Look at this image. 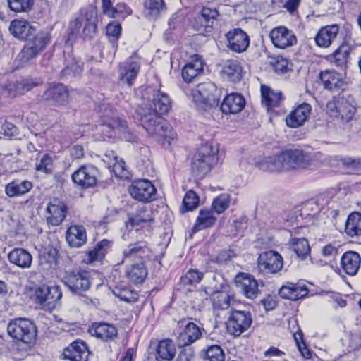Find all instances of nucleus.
<instances>
[{
  "instance_id": "1",
  "label": "nucleus",
  "mask_w": 361,
  "mask_h": 361,
  "mask_svg": "<svg viewBox=\"0 0 361 361\" xmlns=\"http://www.w3.org/2000/svg\"><path fill=\"white\" fill-rule=\"evenodd\" d=\"M98 16L97 6L90 4L80 10L78 16L70 20L66 43L73 42L78 37L90 40L97 34Z\"/></svg>"
},
{
  "instance_id": "2",
  "label": "nucleus",
  "mask_w": 361,
  "mask_h": 361,
  "mask_svg": "<svg viewBox=\"0 0 361 361\" xmlns=\"http://www.w3.org/2000/svg\"><path fill=\"white\" fill-rule=\"evenodd\" d=\"M141 125L150 136L155 137L163 146L169 145L174 139L171 126L159 114L152 111V106L142 107L138 111Z\"/></svg>"
},
{
  "instance_id": "3",
  "label": "nucleus",
  "mask_w": 361,
  "mask_h": 361,
  "mask_svg": "<svg viewBox=\"0 0 361 361\" xmlns=\"http://www.w3.org/2000/svg\"><path fill=\"white\" fill-rule=\"evenodd\" d=\"M8 334L24 344L25 350L30 349L35 344L37 338V327L29 319L18 317L10 321L7 326Z\"/></svg>"
},
{
  "instance_id": "4",
  "label": "nucleus",
  "mask_w": 361,
  "mask_h": 361,
  "mask_svg": "<svg viewBox=\"0 0 361 361\" xmlns=\"http://www.w3.org/2000/svg\"><path fill=\"white\" fill-rule=\"evenodd\" d=\"M218 149L211 145H202L193 157L191 171L193 176L204 178L217 164Z\"/></svg>"
},
{
  "instance_id": "5",
  "label": "nucleus",
  "mask_w": 361,
  "mask_h": 361,
  "mask_svg": "<svg viewBox=\"0 0 361 361\" xmlns=\"http://www.w3.org/2000/svg\"><path fill=\"white\" fill-rule=\"evenodd\" d=\"M326 112L330 117L349 122L357 111V103L350 94L334 97L326 105Z\"/></svg>"
},
{
  "instance_id": "6",
  "label": "nucleus",
  "mask_w": 361,
  "mask_h": 361,
  "mask_svg": "<svg viewBox=\"0 0 361 361\" xmlns=\"http://www.w3.org/2000/svg\"><path fill=\"white\" fill-rule=\"evenodd\" d=\"M191 95L200 111H206L219 106L220 90L212 82L199 84L191 90Z\"/></svg>"
},
{
  "instance_id": "7",
  "label": "nucleus",
  "mask_w": 361,
  "mask_h": 361,
  "mask_svg": "<svg viewBox=\"0 0 361 361\" xmlns=\"http://www.w3.org/2000/svg\"><path fill=\"white\" fill-rule=\"evenodd\" d=\"M255 166L262 171L282 172L293 168V150L286 149L274 156L259 157L255 160Z\"/></svg>"
},
{
  "instance_id": "8",
  "label": "nucleus",
  "mask_w": 361,
  "mask_h": 361,
  "mask_svg": "<svg viewBox=\"0 0 361 361\" xmlns=\"http://www.w3.org/2000/svg\"><path fill=\"white\" fill-rule=\"evenodd\" d=\"M62 291L59 286L40 285L35 288L37 303L45 310L52 311L61 305Z\"/></svg>"
},
{
  "instance_id": "9",
  "label": "nucleus",
  "mask_w": 361,
  "mask_h": 361,
  "mask_svg": "<svg viewBox=\"0 0 361 361\" xmlns=\"http://www.w3.org/2000/svg\"><path fill=\"white\" fill-rule=\"evenodd\" d=\"M63 282L73 294L82 295L90 288V274L89 271L82 269L66 271Z\"/></svg>"
},
{
  "instance_id": "10",
  "label": "nucleus",
  "mask_w": 361,
  "mask_h": 361,
  "mask_svg": "<svg viewBox=\"0 0 361 361\" xmlns=\"http://www.w3.org/2000/svg\"><path fill=\"white\" fill-rule=\"evenodd\" d=\"M252 323L250 311L232 309L226 322L228 332L233 336H239L249 329Z\"/></svg>"
},
{
  "instance_id": "11",
  "label": "nucleus",
  "mask_w": 361,
  "mask_h": 361,
  "mask_svg": "<svg viewBox=\"0 0 361 361\" xmlns=\"http://www.w3.org/2000/svg\"><path fill=\"white\" fill-rule=\"evenodd\" d=\"M178 325L180 329L176 338L178 346H191L206 333L203 327L191 321L183 319L178 322Z\"/></svg>"
},
{
  "instance_id": "12",
  "label": "nucleus",
  "mask_w": 361,
  "mask_h": 361,
  "mask_svg": "<svg viewBox=\"0 0 361 361\" xmlns=\"http://www.w3.org/2000/svg\"><path fill=\"white\" fill-rule=\"evenodd\" d=\"M319 210L317 202L309 200L295 207V221L299 226L295 228V234L302 230V233L308 231L307 224L312 222L314 214Z\"/></svg>"
},
{
  "instance_id": "13",
  "label": "nucleus",
  "mask_w": 361,
  "mask_h": 361,
  "mask_svg": "<svg viewBox=\"0 0 361 361\" xmlns=\"http://www.w3.org/2000/svg\"><path fill=\"white\" fill-rule=\"evenodd\" d=\"M51 35L47 32H39L33 35L24 46L22 51V59L29 61L35 58L41 51H42L47 44L50 42Z\"/></svg>"
},
{
  "instance_id": "14",
  "label": "nucleus",
  "mask_w": 361,
  "mask_h": 361,
  "mask_svg": "<svg viewBox=\"0 0 361 361\" xmlns=\"http://www.w3.org/2000/svg\"><path fill=\"white\" fill-rule=\"evenodd\" d=\"M156 188L148 180L138 179L133 180L129 187L130 196L142 202H149L155 199Z\"/></svg>"
},
{
  "instance_id": "15",
  "label": "nucleus",
  "mask_w": 361,
  "mask_h": 361,
  "mask_svg": "<svg viewBox=\"0 0 361 361\" xmlns=\"http://www.w3.org/2000/svg\"><path fill=\"white\" fill-rule=\"evenodd\" d=\"M139 58L133 54L118 65V81L132 86L140 71Z\"/></svg>"
},
{
  "instance_id": "16",
  "label": "nucleus",
  "mask_w": 361,
  "mask_h": 361,
  "mask_svg": "<svg viewBox=\"0 0 361 361\" xmlns=\"http://www.w3.org/2000/svg\"><path fill=\"white\" fill-rule=\"evenodd\" d=\"M283 258L281 255L274 250L261 253L257 259V267L264 274H276L283 267Z\"/></svg>"
},
{
  "instance_id": "17",
  "label": "nucleus",
  "mask_w": 361,
  "mask_h": 361,
  "mask_svg": "<svg viewBox=\"0 0 361 361\" xmlns=\"http://www.w3.org/2000/svg\"><path fill=\"white\" fill-rule=\"evenodd\" d=\"M219 13L216 7L203 6L200 15L195 20L194 27L200 34H209L213 31L214 25Z\"/></svg>"
},
{
  "instance_id": "18",
  "label": "nucleus",
  "mask_w": 361,
  "mask_h": 361,
  "mask_svg": "<svg viewBox=\"0 0 361 361\" xmlns=\"http://www.w3.org/2000/svg\"><path fill=\"white\" fill-rule=\"evenodd\" d=\"M100 119L104 129V137L114 138L116 137V126L121 120L118 117L110 105H102L100 107Z\"/></svg>"
},
{
  "instance_id": "19",
  "label": "nucleus",
  "mask_w": 361,
  "mask_h": 361,
  "mask_svg": "<svg viewBox=\"0 0 361 361\" xmlns=\"http://www.w3.org/2000/svg\"><path fill=\"white\" fill-rule=\"evenodd\" d=\"M98 174L99 171L95 166H82L72 174L71 178L75 184L87 189L97 184Z\"/></svg>"
},
{
  "instance_id": "20",
  "label": "nucleus",
  "mask_w": 361,
  "mask_h": 361,
  "mask_svg": "<svg viewBox=\"0 0 361 361\" xmlns=\"http://www.w3.org/2000/svg\"><path fill=\"white\" fill-rule=\"evenodd\" d=\"M227 47L233 52H245L250 45L248 35L241 28H235L226 34Z\"/></svg>"
},
{
  "instance_id": "21",
  "label": "nucleus",
  "mask_w": 361,
  "mask_h": 361,
  "mask_svg": "<svg viewBox=\"0 0 361 361\" xmlns=\"http://www.w3.org/2000/svg\"><path fill=\"white\" fill-rule=\"evenodd\" d=\"M352 51V46L345 38L341 44L330 55L327 60L330 63L341 71H345L350 60V54Z\"/></svg>"
},
{
  "instance_id": "22",
  "label": "nucleus",
  "mask_w": 361,
  "mask_h": 361,
  "mask_svg": "<svg viewBox=\"0 0 361 361\" xmlns=\"http://www.w3.org/2000/svg\"><path fill=\"white\" fill-rule=\"evenodd\" d=\"M46 211L48 214L47 216V222L56 226L60 225L65 219L68 213V208L64 202L59 200H54L48 203Z\"/></svg>"
},
{
  "instance_id": "23",
  "label": "nucleus",
  "mask_w": 361,
  "mask_h": 361,
  "mask_svg": "<svg viewBox=\"0 0 361 361\" xmlns=\"http://www.w3.org/2000/svg\"><path fill=\"white\" fill-rule=\"evenodd\" d=\"M89 332L104 342L114 341L118 336L117 328L106 322L93 323L89 329Z\"/></svg>"
},
{
  "instance_id": "24",
  "label": "nucleus",
  "mask_w": 361,
  "mask_h": 361,
  "mask_svg": "<svg viewBox=\"0 0 361 361\" xmlns=\"http://www.w3.org/2000/svg\"><path fill=\"white\" fill-rule=\"evenodd\" d=\"M262 103L267 108L269 113L279 114V111L276 108L280 107L283 97L281 92H274L269 87L261 85Z\"/></svg>"
},
{
  "instance_id": "25",
  "label": "nucleus",
  "mask_w": 361,
  "mask_h": 361,
  "mask_svg": "<svg viewBox=\"0 0 361 361\" xmlns=\"http://www.w3.org/2000/svg\"><path fill=\"white\" fill-rule=\"evenodd\" d=\"M90 355L87 344L79 340L71 343L63 353L64 358L71 361H88Z\"/></svg>"
},
{
  "instance_id": "26",
  "label": "nucleus",
  "mask_w": 361,
  "mask_h": 361,
  "mask_svg": "<svg viewBox=\"0 0 361 361\" xmlns=\"http://www.w3.org/2000/svg\"><path fill=\"white\" fill-rule=\"evenodd\" d=\"M235 281L242 293L247 298L254 299L257 296L259 293V284L252 275L240 273L236 276Z\"/></svg>"
},
{
  "instance_id": "27",
  "label": "nucleus",
  "mask_w": 361,
  "mask_h": 361,
  "mask_svg": "<svg viewBox=\"0 0 361 361\" xmlns=\"http://www.w3.org/2000/svg\"><path fill=\"white\" fill-rule=\"evenodd\" d=\"M68 90L62 84H56L47 88L42 95V99L56 105H63L67 103Z\"/></svg>"
},
{
  "instance_id": "28",
  "label": "nucleus",
  "mask_w": 361,
  "mask_h": 361,
  "mask_svg": "<svg viewBox=\"0 0 361 361\" xmlns=\"http://www.w3.org/2000/svg\"><path fill=\"white\" fill-rule=\"evenodd\" d=\"M152 251L148 244L145 241H137L129 244L126 248L123 250L124 259H140L141 262H145L151 255Z\"/></svg>"
},
{
  "instance_id": "29",
  "label": "nucleus",
  "mask_w": 361,
  "mask_h": 361,
  "mask_svg": "<svg viewBox=\"0 0 361 361\" xmlns=\"http://www.w3.org/2000/svg\"><path fill=\"white\" fill-rule=\"evenodd\" d=\"M11 34L21 40H28L35 32V28L25 20L15 19L9 25Z\"/></svg>"
},
{
  "instance_id": "30",
  "label": "nucleus",
  "mask_w": 361,
  "mask_h": 361,
  "mask_svg": "<svg viewBox=\"0 0 361 361\" xmlns=\"http://www.w3.org/2000/svg\"><path fill=\"white\" fill-rule=\"evenodd\" d=\"M338 32L339 27L336 24L322 27L314 37L316 44L322 48L329 47Z\"/></svg>"
},
{
  "instance_id": "31",
  "label": "nucleus",
  "mask_w": 361,
  "mask_h": 361,
  "mask_svg": "<svg viewBox=\"0 0 361 361\" xmlns=\"http://www.w3.org/2000/svg\"><path fill=\"white\" fill-rule=\"evenodd\" d=\"M319 79L324 88L329 91H337L344 85L341 75L334 70L322 71Z\"/></svg>"
},
{
  "instance_id": "32",
  "label": "nucleus",
  "mask_w": 361,
  "mask_h": 361,
  "mask_svg": "<svg viewBox=\"0 0 361 361\" xmlns=\"http://www.w3.org/2000/svg\"><path fill=\"white\" fill-rule=\"evenodd\" d=\"M245 101L243 97L237 93L228 94L221 104V110L224 114H237L244 108Z\"/></svg>"
},
{
  "instance_id": "33",
  "label": "nucleus",
  "mask_w": 361,
  "mask_h": 361,
  "mask_svg": "<svg viewBox=\"0 0 361 361\" xmlns=\"http://www.w3.org/2000/svg\"><path fill=\"white\" fill-rule=\"evenodd\" d=\"M66 241L71 247L78 248L87 243L86 230L83 226L72 225L66 231Z\"/></svg>"
},
{
  "instance_id": "34",
  "label": "nucleus",
  "mask_w": 361,
  "mask_h": 361,
  "mask_svg": "<svg viewBox=\"0 0 361 361\" xmlns=\"http://www.w3.org/2000/svg\"><path fill=\"white\" fill-rule=\"evenodd\" d=\"M176 353L173 341L170 338L160 340L156 347L155 358L157 361H171Z\"/></svg>"
},
{
  "instance_id": "35",
  "label": "nucleus",
  "mask_w": 361,
  "mask_h": 361,
  "mask_svg": "<svg viewBox=\"0 0 361 361\" xmlns=\"http://www.w3.org/2000/svg\"><path fill=\"white\" fill-rule=\"evenodd\" d=\"M360 264V255L355 251L345 252L341 259V267L349 276H355L357 273Z\"/></svg>"
},
{
  "instance_id": "36",
  "label": "nucleus",
  "mask_w": 361,
  "mask_h": 361,
  "mask_svg": "<svg viewBox=\"0 0 361 361\" xmlns=\"http://www.w3.org/2000/svg\"><path fill=\"white\" fill-rule=\"evenodd\" d=\"M11 263L22 269L30 268L32 262L31 254L25 249L15 248L8 255Z\"/></svg>"
},
{
  "instance_id": "37",
  "label": "nucleus",
  "mask_w": 361,
  "mask_h": 361,
  "mask_svg": "<svg viewBox=\"0 0 361 361\" xmlns=\"http://www.w3.org/2000/svg\"><path fill=\"white\" fill-rule=\"evenodd\" d=\"M292 37L289 30L283 26L276 27L270 32V38L275 47L285 49L292 44Z\"/></svg>"
},
{
  "instance_id": "38",
  "label": "nucleus",
  "mask_w": 361,
  "mask_h": 361,
  "mask_svg": "<svg viewBox=\"0 0 361 361\" xmlns=\"http://www.w3.org/2000/svg\"><path fill=\"white\" fill-rule=\"evenodd\" d=\"M226 286L225 283H221L220 287L215 286V291L212 295V307L216 310H226L231 306V297L227 293L223 291Z\"/></svg>"
},
{
  "instance_id": "39",
  "label": "nucleus",
  "mask_w": 361,
  "mask_h": 361,
  "mask_svg": "<svg viewBox=\"0 0 361 361\" xmlns=\"http://www.w3.org/2000/svg\"><path fill=\"white\" fill-rule=\"evenodd\" d=\"M216 222V216L214 212L208 209H202L196 219L192 230L199 231L214 226Z\"/></svg>"
},
{
  "instance_id": "40",
  "label": "nucleus",
  "mask_w": 361,
  "mask_h": 361,
  "mask_svg": "<svg viewBox=\"0 0 361 361\" xmlns=\"http://www.w3.org/2000/svg\"><path fill=\"white\" fill-rule=\"evenodd\" d=\"M126 276L135 284L142 283L147 276V267L143 262L132 264L126 269Z\"/></svg>"
},
{
  "instance_id": "41",
  "label": "nucleus",
  "mask_w": 361,
  "mask_h": 361,
  "mask_svg": "<svg viewBox=\"0 0 361 361\" xmlns=\"http://www.w3.org/2000/svg\"><path fill=\"white\" fill-rule=\"evenodd\" d=\"M32 182L25 180H14L8 183L5 188L6 194L10 197H18L28 192L32 188Z\"/></svg>"
},
{
  "instance_id": "42",
  "label": "nucleus",
  "mask_w": 361,
  "mask_h": 361,
  "mask_svg": "<svg viewBox=\"0 0 361 361\" xmlns=\"http://www.w3.org/2000/svg\"><path fill=\"white\" fill-rule=\"evenodd\" d=\"M111 245L112 242L106 239L97 243L92 250L87 252V262L92 264L102 261L110 250Z\"/></svg>"
},
{
  "instance_id": "43",
  "label": "nucleus",
  "mask_w": 361,
  "mask_h": 361,
  "mask_svg": "<svg viewBox=\"0 0 361 361\" xmlns=\"http://www.w3.org/2000/svg\"><path fill=\"white\" fill-rule=\"evenodd\" d=\"M221 73L225 79L233 82H238L242 78V68L236 60H228L221 70Z\"/></svg>"
},
{
  "instance_id": "44",
  "label": "nucleus",
  "mask_w": 361,
  "mask_h": 361,
  "mask_svg": "<svg viewBox=\"0 0 361 361\" xmlns=\"http://www.w3.org/2000/svg\"><path fill=\"white\" fill-rule=\"evenodd\" d=\"M300 231H298L297 235H300ZM310 253L311 248L307 239L305 237L296 236V234H295V254H296L297 257L301 261L308 260L311 262Z\"/></svg>"
},
{
  "instance_id": "45",
  "label": "nucleus",
  "mask_w": 361,
  "mask_h": 361,
  "mask_svg": "<svg viewBox=\"0 0 361 361\" xmlns=\"http://www.w3.org/2000/svg\"><path fill=\"white\" fill-rule=\"evenodd\" d=\"M152 103L154 106L152 111L161 116L168 113L171 107L169 96L160 90H157L154 94Z\"/></svg>"
},
{
  "instance_id": "46",
  "label": "nucleus",
  "mask_w": 361,
  "mask_h": 361,
  "mask_svg": "<svg viewBox=\"0 0 361 361\" xmlns=\"http://www.w3.org/2000/svg\"><path fill=\"white\" fill-rule=\"evenodd\" d=\"M345 231L350 237L361 235V213L353 212L348 216Z\"/></svg>"
},
{
  "instance_id": "47",
  "label": "nucleus",
  "mask_w": 361,
  "mask_h": 361,
  "mask_svg": "<svg viewBox=\"0 0 361 361\" xmlns=\"http://www.w3.org/2000/svg\"><path fill=\"white\" fill-rule=\"evenodd\" d=\"M154 221L152 212L146 207H140L137 209L136 214L133 216L128 219L127 224L132 227L139 226L140 223H150Z\"/></svg>"
},
{
  "instance_id": "48",
  "label": "nucleus",
  "mask_w": 361,
  "mask_h": 361,
  "mask_svg": "<svg viewBox=\"0 0 361 361\" xmlns=\"http://www.w3.org/2000/svg\"><path fill=\"white\" fill-rule=\"evenodd\" d=\"M200 356L204 361H224L225 360L224 352L218 345H212L202 350Z\"/></svg>"
},
{
  "instance_id": "49",
  "label": "nucleus",
  "mask_w": 361,
  "mask_h": 361,
  "mask_svg": "<svg viewBox=\"0 0 361 361\" xmlns=\"http://www.w3.org/2000/svg\"><path fill=\"white\" fill-rule=\"evenodd\" d=\"M144 7L145 14L150 18H157L166 9L164 0H145Z\"/></svg>"
},
{
  "instance_id": "50",
  "label": "nucleus",
  "mask_w": 361,
  "mask_h": 361,
  "mask_svg": "<svg viewBox=\"0 0 361 361\" xmlns=\"http://www.w3.org/2000/svg\"><path fill=\"white\" fill-rule=\"evenodd\" d=\"M203 277V272L196 269H190L180 277V282L184 286H192L200 283Z\"/></svg>"
},
{
  "instance_id": "51",
  "label": "nucleus",
  "mask_w": 361,
  "mask_h": 361,
  "mask_svg": "<svg viewBox=\"0 0 361 361\" xmlns=\"http://www.w3.org/2000/svg\"><path fill=\"white\" fill-rule=\"evenodd\" d=\"M312 107L307 103H303L295 108V128L302 126L309 118Z\"/></svg>"
},
{
  "instance_id": "52",
  "label": "nucleus",
  "mask_w": 361,
  "mask_h": 361,
  "mask_svg": "<svg viewBox=\"0 0 361 361\" xmlns=\"http://www.w3.org/2000/svg\"><path fill=\"white\" fill-rule=\"evenodd\" d=\"M202 72V68L199 63H188L182 70V77L185 82H190L200 73Z\"/></svg>"
},
{
  "instance_id": "53",
  "label": "nucleus",
  "mask_w": 361,
  "mask_h": 361,
  "mask_svg": "<svg viewBox=\"0 0 361 361\" xmlns=\"http://www.w3.org/2000/svg\"><path fill=\"white\" fill-rule=\"evenodd\" d=\"M199 197L193 190L188 191L183 200V204L180 208L181 213L196 209L199 204Z\"/></svg>"
},
{
  "instance_id": "54",
  "label": "nucleus",
  "mask_w": 361,
  "mask_h": 361,
  "mask_svg": "<svg viewBox=\"0 0 361 361\" xmlns=\"http://www.w3.org/2000/svg\"><path fill=\"white\" fill-rule=\"evenodd\" d=\"M9 8L16 13L29 12L32 9L35 0H7Z\"/></svg>"
},
{
  "instance_id": "55",
  "label": "nucleus",
  "mask_w": 361,
  "mask_h": 361,
  "mask_svg": "<svg viewBox=\"0 0 361 361\" xmlns=\"http://www.w3.org/2000/svg\"><path fill=\"white\" fill-rule=\"evenodd\" d=\"M116 136L118 135L129 142H136L138 139L135 133L128 128L127 123L125 121H121L116 126Z\"/></svg>"
},
{
  "instance_id": "56",
  "label": "nucleus",
  "mask_w": 361,
  "mask_h": 361,
  "mask_svg": "<svg viewBox=\"0 0 361 361\" xmlns=\"http://www.w3.org/2000/svg\"><path fill=\"white\" fill-rule=\"evenodd\" d=\"M230 202V196L228 194H221L213 200L211 210L219 214H221L228 208Z\"/></svg>"
},
{
  "instance_id": "57",
  "label": "nucleus",
  "mask_w": 361,
  "mask_h": 361,
  "mask_svg": "<svg viewBox=\"0 0 361 361\" xmlns=\"http://www.w3.org/2000/svg\"><path fill=\"white\" fill-rule=\"evenodd\" d=\"M295 343L301 355L304 358L309 359L311 357L312 352L307 346L304 339V334L299 327L295 333Z\"/></svg>"
},
{
  "instance_id": "58",
  "label": "nucleus",
  "mask_w": 361,
  "mask_h": 361,
  "mask_svg": "<svg viewBox=\"0 0 361 361\" xmlns=\"http://www.w3.org/2000/svg\"><path fill=\"white\" fill-rule=\"evenodd\" d=\"M112 292L116 298L128 303H135L138 300V293L127 288H116Z\"/></svg>"
},
{
  "instance_id": "59",
  "label": "nucleus",
  "mask_w": 361,
  "mask_h": 361,
  "mask_svg": "<svg viewBox=\"0 0 361 361\" xmlns=\"http://www.w3.org/2000/svg\"><path fill=\"white\" fill-rule=\"evenodd\" d=\"M54 163L52 157L45 154L41 158L39 161L35 164V169L37 171L43 172L46 174H51L53 172Z\"/></svg>"
},
{
  "instance_id": "60",
  "label": "nucleus",
  "mask_w": 361,
  "mask_h": 361,
  "mask_svg": "<svg viewBox=\"0 0 361 361\" xmlns=\"http://www.w3.org/2000/svg\"><path fill=\"white\" fill-rule=\"evenodd\" d=\"M18 90L21 94H23L25 92L31 90L35 87H37L42 84V80L38 78H23L20 80H18Z\"/></svg>"
},
{
  "instance_id": "61",
  "label": "nucleus",
  "mask_w": 361,
  "mask_h": 361,
  "mask_svg": "<svg viewBox=\"0 0 361 361\" xmlns=\"http://www.w3.org/2000/svg\"><path fill=\"white\" fill-rule=\"evenodd\" d=\"M311 161L310 157L301 149H295V169L296 167L306 169Z\"/></svg>"
},
{
  "instance_id": "62",
  "label": "nucleus",
  "mask_w": 361,
  "mask_h": 361,
  "mask_svg": "<svg viewBox=\"0 0 361 361\" xmlns=\"http://www.w3.org/2000/svg\"><path fill=\"white\" fill-rule=\"evenodd\" d=\"M247 220L246 217H240L233 221L231 226L230 235L235 237L241 234L247 228Z\"/></svg>"
},
{
  "instance_id": "63",
  "label": "nucleus",
  "mask_w": 361,
  "mask_h": 361,
  "mask_svg": "<svg viewBox=\"0 0 361 361\" xmlns=\"http://www.w3.org/2000/svg\"><path fill=\"white\" fill-rule=\"evenodd\" d=\"M269 64L276 73H284L287 71L288 61L281 56L271 59Z\"/></svg>"
},
{
  "instance_id": "64",
  "label": "nucleus",
  "mask_w": 361,
  "mask_h": 361,
  "mask_svg": "<svg viewBox=\"0 0 361 361\" xmlns=\"http://www.w3.org/2000/svg\"><path fill=\"white\" fill-rule=\"evenodd\" d=\"M183 348L178 354L176 361H195V350L192 346H179Z\"/></svg>"
}]
</instances>
